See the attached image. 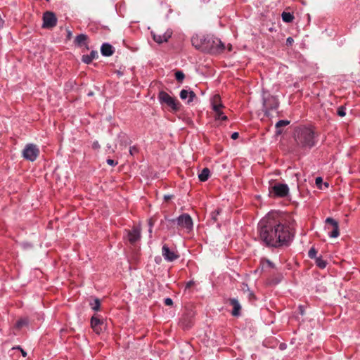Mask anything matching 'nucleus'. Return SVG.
<instances>
[{
  "instance_id": "nucleus-19",
  "label": "nucleus",
  "mask_w": 360,
  "mask_h": 360,
  "mask_svg": "<svg viewBox=\"0 0 360 360\" xmlns=\"http://www.w3.org/2000/svg\"><path fill=\"white\" fill-rule=\"evenodd\" d=\"M224 107H219L212 109L214 112V118L217 120L226 121L228 120L226 115H225L222 111Z\"/></svg>"
},
{
  "instance_id": "nucleus-12",
  "label": "nucleus",
  "mask_w": 360,
  "mask_h": 360,
  "mask_svg": "<svg viewBox=\"0 0 360 360\" xmlns=\"http://www.w3.org/2000/svg\"><path fill=\"white\" fill-rule=\"evenodd\" d=\"M326 223L331 225L332 229L328 232V235L330 238H337L339 236V226L338 222L333 218L328 217L326 219Z\"/></svg>"
},
{
  "instance_id": "nucleus-11",
  "label": "nucleus",
  "mask_w": 360,
  "mask_h": 360,
  "mask_svg": "<svg viewBox=\"0 0 360 360\" xmlns=\"http://www.w3.org/2000/svg\"><path fill=\"white\" fill-rule=\"evenodd\" d=\"M193 318H194V312L192 311H188L181 319V321H180L181 326L184 329L190 328L193 323Z\"/></svg>"
},
{
  "instance_id": "nucleus-28",
  "label": "nucleus",
  "mask_w": 360,
  "mask_h": 360,
  "mask_svg": "<svg viewBox=\"0 0 360 360\" xmlns=\"http://www.w3.org/2000/svg\"><path fill=\"white\" fill-rule=\"evenodd\" d=\"M316 264L319 268L324 269L327 263L321 257H319L316 258Z\"/></svg>"
},
{
  "instance_id": "nucleus-35",
  "label": "nucleus",
  "mask_w": 360,
  "mask_h": 360,
  "mask_svg": "<svg viewBox=\"0 0 360 360\" xmlns=\"http://www.w3.org/2000/svg\"><path fill=\"white\" fill-rule=\"evenodd\" d=\"M107 163L110 165V166H115L116 165H117V162H115L112 159H108L107 160Z\"/></svg>"
},
{
  "instance_id": "nucleus-8",
  "label": "nucleus",
  "mask_w": 360,
  "mask_h": 360,
  "mask_svg": "<svg viewBox=\"0 0 360 360\" xmlns=\"http://www.w3.org/2000/svg\"><path fill=\"white\" fill-rule=\"evenodd\" d=\"M125 232L127 239L132 245L141 239V228L140 226H136L131 229L125 230Z\"/></svg>"
},
{
  "instance_id": "nucleus-10",
  "label": "nucleus",
  "mask_w": 360,
  "mask_h": 360,
  "mask_svg": "<svg viewBox=\"0 0 360 360\" xmlns=\"http://www.w3.org/2000/svg\"><path fill=\"white\" fill-rule=\"evenodd\" d=\"M57 18L55 14L51 11H46L43 15V27L53 28L56 25Z\"/></svg>"
},
{
  "instance_id": "nucleus-21",
  "label": "nucleus",
  "mask_w": 360,
  "mask_h": 360,
  "mask_svg": "<svg viewBox=\"0 0 360 360\" xmlns=\"http://www.w3.org/2000/svg\"><path fill=\"white\" fill-rule=\"evenodd\" d=\"M212 109L219 107H224L221 102V98L219 95H214L212 98Z\"/></svg>"
},
{
  "instance_id": "nucleus-42",
  "label": "nucleus",
  "mask_w": 360,
  "mask_h": 360,
  "mask_svg": "<svg viewBox=\"0 0 360 360\" xmlns=\"http://www.w3.org/2000/svg\"><path fill=\"white\" fill-rule=\"evenodd\" d=\"M4 24V20L1 18V17L0 16V29H1V27H3Z\"/></svg>"
},
{
  "instance_id": "nucleus-5",
  "label": "nucleus",
  "mask_w": 360,
  "mask_h": 360,
  "mask_svg": "<svg viewBox=\"0 0 360 360\" xmlns=\"http://www.w3.org/2000/svg\"><path fill=\"white\" fill-rule=\"evenodd\" d=\"M269 195L274 198H284L288 195L289 188L287 184L276 183L269 188Z\"/></svg>"
},
{
  "instance_id": "nucleus-37",
  "label": "nucleus",
  "mask_w": 360,
  "mask_h": 360,
  "mask_svg": "<svg viewBox=\"0 0 360 360\" xmlns=\"http://www.w3.org/2000/svg\"><path fill=\"white\" fill-rule=\"evenodd\" d=\"M219 214V210H217L215 212H213L212 213V218L216 221L217 220V216Z\"/></svg>"
},
{
  "instance_id": "nucleus-14",
  "label": "nucleus",
  "mask_w": 360,
  "mask_h": 360,
  "mask_svg": "<svg viewBox=\"0 0 360 360\" xmlns=\"http://www.w3.org/2000/svg\"><path fill=\"white\" fill-rule=\"evenodd\" d=\"M152 34L154 41L158 44H161L162 42L167 41V40L171 37L172 32L171 30H167L162 34L152 32Z\"/></svg>"
},
{
  "instance_id": "nucleus-32",
  "label": "nucleus",
  "mask_w": 360,
  "mask_h": 360,
  "mask_svg": "<svg viewBox=\"0 0 360 360\" xmlns=\"http://www.w3.org/2000/svg\"><path fill=\"white\" fill-rule=\"evenodd\" d=\"M316 253H317V251L315 250V248H311L309 250V252H308V255H309V257L311 259L316 258Z\"/></svg>"
},
{
  "instance_id": "nucleus-1",
  "label": "nucleus",
  "mask_w": 360,
  "mask_h": 360,
  "mask_svg": "<svg viewBox=\"0 0 360 360\" xmlns=\"http://www.w3.org/2000/svg\"><path fill=\"white\" fill-rule=\"evenodd\" d=\"M259 240L265 245L280 247L287 245L292 238L290 228L279 212L272 211L262 218L258 224Z\"/></svg>"
},
{
  "instance_id": "nucleus-36",
  "label": "nucleus",
  "mask_w": 360,
  "mask_h": 360,
  "mask_svg": "<svg viewBox=\"0 0 360 360\" xmlns=\"http://www.w3.org/2000/svg\"><path fill=\"white\" fill-rule=\"evenodd\" d=\"M294 40L292 37H288L287 39H286V45L287 46H291L293 43Z\"/></svg>"
},
{
  "instance_id": "nucleus-23",
  "label": "nucleus",
  "mask_w": 360,
  "mask_h": 360,
  "mask_svg": "<svg viewBox=\"0 0 360 360\" xmlns=\"http://www.w3.org/2000/svg\"><path fill=\"white\" fill-rule=\"evenodd\" d=\"M87 39V36L84 34H79L76 37L75 39V43L79 46H82L84 44L85 41Z\"/></svg>"
},
{
  "instance_id": "nucleus-30",
  "label": "nucleus",
  "mask_w": 360,
  "mask_h": 360,
  "mask_svg": "<svg viewBox=\"0 0 360 360\" xmlns=\"http://www.w3.org/2000/svg\"><path fill=\"white\" fill-rule=\"evenodd\" d=\"M337 113L340 117H344L346 115L345 108L344 106H340L338 108Z\"/></svg>"
},
{
  "instance_id": "nucleus-48",
  "label": "nucleus",
  "mask_w": 360,
  "mask_h": 360,
  "mask_svg": "<svg viewBox=\"0 0 360 360\" xmlns=\"http://www.w3.org/2000/svg\"><path fill=\"white\" fill-rule=\"evenodd\" d=\"M89 96H92L93 95V93L92 92H90L88 94Z\"/></svg>"
},
{
  "instance_id": "nucleus-46",
  "label": "nucleus",
  "mask_w": 360,
  "mask_h": 360,
  "mask_svg": "<svg viewBox=\"0 0 360 360\" xmlns=\"http://www.w3.org/2000/svg\"><path fill=\"white\" fill-rule=\"evenodd\" d=\"M228 49L229 51H231L232 50V46L231 44L229 45Z\"/></svg>"
},
{
  "instance_id": "nucleus-3",
  "label": "nucleus",
  "mask_w": 360,
  "mask_h": 360,
  "mask_svg": "<svg viewBox=\"0 0 360 360\" xmlns=\"http://www.w3.org/2000/svg\"><path fill=\"white\" fill-rule=\"evenodd\" d=\"M295 140L302 148H311L316 144L314 131L309 127H298L295 131Z\"/></svg>"
},
{
  "instance_id": "nucleus-29",
  "label": "nucleus",
  "mask_w": 360,
  "mask_h": 360,
  "mask_svg": "<svg viewBox=\"0 0 360 360\" xmlns=\"http://www.w3.org/2000/svg\"><path fill=\"white\" fill-rule=\"evenodd\" d=\"M175 77L177 81L181 82L184 80L185 75L183 72L177 71L175 73Z\"/></svg>"
},
{
  "instance_id": "nucleus-4",
  "label": "nucleus",
  "mask_w": 360,
  "mask_h": 360,
  "mask_svg": "<svg viewBox=\"0 0 360 360\" xmlns=\"http://www.w3.org/2000/svg\"><path fill=\"white\" fill-rule=\"evenodd\" d=\"M158 98L161 105H165L170 108L173 111H177L179 109V103L169 94L164 91H160Z\"/></svg>"
},
{
  "instance_id": "nucleus-27",
  "label": "nucleus",
  "mask_w": 360,
  "mask_h": 360,
  "mask_svg": "<svg viewBox=\"0 0 360 360\" xmlns=\"http://www.w3.org/2000/svg\"><path fill=\"white\" fill-rule=\"evenodd\" d=\"M290 122L287 120H279L276 124V127L277 129V131L276 133L277 134H281V131L279 129L281 127H285V126H287Z\"/></svg>"
},
{
  "instance_id": "nucleus-43",
  "label": "nucleus",
  "mask_w": 360,
  "mask_h": 360,
  "mask_svg": "<svg viewBox=\"0 0 360 360\" xmlns=\"http://www.w3.org/2000/svg\"><path fill=\"white\" fill-rule=\"evenodd\" d=\"M266 264L271 266V267H274V265L273 264L269 261V260H266Z\"/></svg>"
},
{
  "instance_id": "nucleus-47",
  "label": "nucleus",
  "mask_w": 360,
  "mask_h": 360,
  "mask_svg": "<svg viewBox=\"0 0 360 360\" xmlns=\"http://www.w3.org/2000/svg\"><path fill=\"white\" fill-rule=\"evenodd\" d=\"M70 37H71V32H68V38H70Z\"/></svg>"
},
{
  "instance_id": "nucleus-26",
  "label": "nucleus",
  "mask_w": 360,
  "mask_h": 360,
  "mask_svg": "<svg viewBox=\"0 0 360 360\" xmlns=\"http://www.w3.org/2000/svg\"><path fill=\"white\" fill-rule=\"evenodd\" d=\"M119 138L120 139L121 144H124L125 146L131 143V141L125 134L121 133L119 135Z\"/></svg>"
},
{
  "instance_id": "nucleus-7",
  "label": "nucleus",
  "mask_w": 360,
  "mask_h": 360,
  "mask_svg": "<svg viewBox=\"0 0 360 360\" xmlns=\"http://www.w3.org/2000/svg\"><path fill=\"white\" fill-rule=\"evenodd\" d=\"M39 155V148L32 143L27 144L22 150L23 158L31 162L34 161Z\"/></svg>"
},
{
  "instance_id": "nucleus-9",
  "label": "nucleus",
  "mask_w": 360,
  "mask_h": 360,
  "mask_svg": "<svg viewBox=\"0 0 360 360\" xmlns=\"http://www.w3.org/2000/svg\"><path fill=\"white\" fill-rule=\"evenodd\" d=\"M278 106V102L277 99L274 96H269L264 100L263 107L265 115L269 117L270 115V111L276 110Z\"/></svg>"
},
{
  "instance_id": "nucleus-45",
  "label": "nucleus",
  "mask_w": 360,
  "mask_h": 360,
  "mask_svg": "<svg viewBox=\"0 0 360 360\" xmlns=\"http://www.w3.org/2000/svg\"><path fill=\"white\" fill-rule=\"evenodd\" d=\"M20 350H21L22 356L24 357H25L27 356V353L24 350H22V349H20Z\"/></svg>"
},
{
  "instance_id": "nucleus-16",
  "label": "nucleus",
  "mask_w": 360,
  "mask_h": 360,
  "mask_svg": "<svg viewBox=\"0 0 360 360\" xmlns=\"http://www.w3.org/2000/svg\"><path fill=\"white\" fill-rule=\"evenodd\" d=\"M229 303L233 307V310L231 311V314L234 316H239L241 306L239 304L238 300H236L235 298H231V299H229Z\"/></svg>"
},
{
  "instance_id": "nucleus-2",
  "label": "nucleus",
  "mask_w": 360,
  "mask_h": 360,
  "mask_svg": "<svg viewBox=\"0 0 360 360\" xmlns=\"http://www.w3.org/2000/svg\"><path fill=\"white\" fill-rule=\"evenodd\" d=\"M192 43L197 49L212 54L220 53L225 49V46L221 41L212 36L202 37L200 39V43L198 38H193Z\"/></svg>"
},
{
  "instance_id": "nucleus-39",
  "label": "nucleus",
  "mask_w": 360,
  "mask_h": 360,
  "mask_svg": "<svg viewBox=\"0 0 360 360\" xmlns=\"http://www.w3.org/2000/svg\"><path fill=\"white\" fill-rule=\"evenodd\" d=\"M148 225L150 226L149 228V232L151 233L152 232V227L153 226V220L151 219H150L148 220Z\"/></svg>"
},
{
  "instance_id": "nucleus-44",
  "label": "nucleus",
  "mask_w": 360,
  "mask_h": 360,
  "mask_svg": "<svg viewBox=\"0 0 360 360\" xmlns=\"http://www.w3.org/2000/svg\"><path fill=\"white\" fill-rule=\"evenodd\" d=\"M172 196L171 195H165V200H169V199H171Z\"/></svg>"
},
{
  "instance_id": "nucleus-24",
  "label": "nucleus",
  "mask_w": 360,
  "mask_h": 360,
  "mask_svg": "<svg viewBox=\"0 0 360 360\" xmlns=\"http://www.w3.org/2000/svg\"><path fill=\"white\" fill-rule=\"evenodd\" d=\"M281 16L283 20L285 22H291L294 19L292 14L288 12H283Z\"/></svg>"
},
{
  "instance_id": "nucleus-22",
  "label": "nucleus",
  "mask_w": 360,
  "mask_h": 360,
  "mask_svg": "<svg viewBox=\"0 0 360 360\" xmlns=\"http://www.w3.org/2000/svg\"><path fill=\"white\" fill-rule=\"evenodd\" d=\"M210 174V171L208 168H204L198 174V178L201 181H205L208 179Z\"/></svg>"
},
{
  "instance_id": "nucleus-38",
  "label": "nucleus",
  "mask_w": 360,
  "mask_h": 360,
  "mask_svg": "<svg viewBox=\"0 0 360 360\" xmlns=\"http://www.w3.org/2000/svg\"><path fill=\"white\" fill-rule=\"evenodd\" d=\"M322 181H323V179H322V178H321V177H317V178L316 179V184L317 186L321 185V183H322Z\"/></svg>"
},
{
  "instance_id": "nucleus-49",
  "label": "nucleus",
  "mask_w": 360,
  "mask_h": 360,
  "mask_svg": "<svg viewBox=\"0 0 360 360\" xmlns=\"http://www.w3.org/2000/svg\"><path fill=\"white\" fill-rule=\"evenodd\" d=\"M295 176H296V177H297V180H298V176H298V174H295Z\"/></svg>"
},
{
  "instance_id": "nucleus-40",
  "label": "nucleus",
  "mask_w": 360,
  "mask_h": 360,
  "mask_svg": "<svg viewBox=\"0 0 360 360\" xmlns=\"http://www.w3.org/2000/svg\"><path fill=\"white\" fill-rule=\"evenodd\" d=\"M238 136H239V134H238V132H234L231 135V139H233V140H236V139H237L238 138Z\"/></svg>"
},
{
  "instance_id": "nucleus-31",
  "label": "nucleus",
  "mask_w": 360,
  "mask_h": 360,
  "mask_svg": "<svg viewBox=\"0 0 360 360\" xmlns=\"http://www.w3.org/2000/svg\"><path fill=\"white\" fill-rule=\"evenodd\" d=\"M27 324V321L26 319H20L17 321L16 323V327L18 328H22L23 326H25Z\"/></svg>"
},
{
  "instance_id": "nucleus-15",
  "label": "nucleus",
  "mask_w": 360,
  "mask_h": 360,
  "mask_svg": "<svg viewBox=\"0 0 360 360\" xmlns=\"http://www.w3.org/2000/svg\"><path fill=\"white\" fill-rule=\"evenodd\" d=\"M162 255L169 262H173L179 257V255L174 252L171 251L167 245L162 246Z\"/></svg>"
},
{
  "instance_id": "nucleus-18",
  "label": "nucleus",
  "mask_w": 360,
  "mask_h": 360,
  "mask_svg": "<svg viewBox=\"0 0 360 360\" xmlns=\"http://www.w3.org/2000/svg\"><path fill=\"white\" fill-rule=\"evenodd\" d=\"M101 52L104 56H110L113 54V47L108 43H105L101 46Z\"/></svg>"
},
{
  "instance_id": "nucleus-41",
  "label": "nucleus",
  "mask_w": 360,
  "mask_h": 360,
  "mask_svg": "<svg viewBox=\"0 0 360 360\" xmlns=\"http://www.w3.org/2000/svg\"><path fill=\"white\" fill-rule=\"evenodd\" d=\"M194 284V282L192 281H188L186 285V288H189Z\"/></svg>"
},
{
  "instance_id": "nucleus-25",
  "label": "nucleus",
  "mask_w": 360,
  "mask_h": 360,
  "mask_svg": "<svg viewBox=\"0 0 360 360\" xmlns=\"http://www.w3.org/2000/svg\"><path fill=\"white\" fill-rule=\"evenodd\" d=\"M91 309L94 311H98L101 307V301L98 298H95L92 302H90Z\"/></svg>"
},
{
  "instance_id": "nucleus-17",
  "label": "nucleus",
  "mask_w": 360,
  "mask_h": 360,
  "mask_svg": "<svg viewBox=\"0 0 360 360\" xmlns=\"http://www.w3.org/2000/svg\"><path fill=\"white\" fill-rule=\"evenodd\" d=\"M179 96L182 100H184V99L187 98L188 97H189L188 103L192 102L193 101L194 98L196 97L195 94L193 91H188L187 90H185V89H182L180 91Z\"/></svg>"
},
{
  "instance_id": "nucleus-33",
  "label": "nucleus",
  "mask_w": 360,
  "mask_h": 360,
  "mask_svg": "<svg viewBox=\"0 0 360 360\" xmlns=\"http://www.w3.org/2000/svg\"><path fill=\"white\" fill-rule=\"evenodd\" d=\"M139 152L138 148L136 146H131L129 148V153L131 155H134L137 154Z\"/></svg>"
},
{
  "instance_id": "nucleus-13",
  "label": "nucleus",
  "mask_w": 360,
  "mask_h": 360,
  "mask_svg": "<svg viewBox=\"0 0 360 360\" xmlns=\"http://www.w3.org/2000/svg\"><path fill=\"white\" fill-rule=\"evenodd\" d=\"M103 321L96 315H94L91 319V326L94 331L99 334L102 331Z\"/></svg>"
},
{
  "instance_id": "nucleus-34",
  "label": "nucleus",
  "mask_w": 360,
  "mask_h": 360,
  "mask_svg": "<svg viewBox=\"0 0 360 360\" xmlns=\"http://www.w3.org/2000/svg\"><path fill=\"white\" fill-rule=\"evenodd\" d=\"M165 304L167 306H172L173 304V301L171 298H166L165 300Z\"/></svg>"
},
{
  "instance_id": "nucleus-6",
  "label": "nucleus",
  "mask_w": 360,
  "mask_h": 360,
  "mask_svg": "<svg viewBox=\"0 0 360 360\" xmlns=\"http://www.w3.org/2000/svg\"><path fill=\"white\" fill-rule=\"evenodd\" d=\"M171 224L176 223L181 229H186L188 231L193 229V220L188 214H183L176 219H169Z\"/></svg>"
},
{
  "instance_id": "nucleus-20",
  "label": "nucleus",
  "mask_w": 360,
  "mask_h": 360,
  "mask_svg": "<svg viewBox=\"0 0 360 360\" xmlns=\"http://www.w3.org/2000/svg\"><path fill=\"white\" fill-rule=\"evenodd\" d=\"M98 52L96 51H91L89 55H83L82 60L86 63L89 64L91 61L98 58Z\"/></svg>"
}]
</instances>
